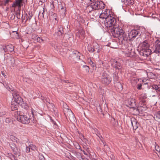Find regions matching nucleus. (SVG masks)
<instances>
[{
	"instance_id": "obj_1",
	"label": "nucleus",
	"mask_w": 160,
	"mask_h": 160,
	"mask_svg": "<svg viewBox=\"0 0 160 160\" xmlns=\"http://www.w3.org/2000/svg\"><path fill=\"white\" fill-rule=\"evenodd\" d=\"M111 32L113 36L115 38L120 37L124 40L126 41L128 39L127 36L122 28L119 27L118 24L110 28Z\"/></svg>"
},
{
	"instance_id": "obj_2",
	"label": "nucleus",
	"mask_w": 160,
	"mask_h": 160,
	"mask_svg": "<svg viewBox=\"0 0 160 160\" xmlns=\"http://www.w3.org/2000/svg\"><path fill=\"white\" fill-rule=\"evenodd\" d=\"M14 115L17 120L22 124H28L32 121V118L22 114L21 112L15 111Z\"/></svg>"
},
{
	"instance_id": "obj_3",
	"label": "nucleus",
	"mask_w": 160,
	"mask_h": 160,
	"mask_svg": "<svg viewBox=\"0 0 160 160\" xmlns=\"http://www.w3.org/2000/svg\"><path fill=\"white\" fill-rule=\"evenodd\" d=\"M112 79L109 74L106 72L102 74L101 79V82L103 84L108 86L111 82Z\"/></svg>"
},
{
	"instance_id": "obj_4",
	"label": "nucleus",
	"mask_w": 160,
	"mask_h": 160,
	"mask_svg": "<svg viewBox=\"0 0 160 160\" xmlns=\"http://www.w3.org/2000/svg\"><path fill=\"white\" fill-rule=\"evenodd\" d=\"M105 24L106 27L110 28L117 24L116 19L111 15L105 19Z\"/></svg>"
},
{
	"instance_id": "obj_5",
	"label": "nucleus",
	"mask_w": 160,
	"mask_h": 160,
	"mask_svg": "<svg viewBox=\"0 0 160 160\" xmlns=\"http://www.w3.org/2000/svg\"><path fill=\"white\" fill-rule=\"evenodd\" d=\"M128 104L130 106V108L133 109L135 111V113L136 114L139 113V111L138 108L136 105V101L135 98H130L127 100Z\"/></svg>"
},
{
	"instance_id": "obj_6",
	"label": "nucleus",
	"mask_w": 160,
	"mask_h": 160,
	"mask_svg": "<svg viewBox=\"0 0 160 160\" xmlns=\"http://www.w3.org/2000/svg\"><path fill=\"white\" fill-rule=\"evenodd\" d=\"M91 6L94 10L102 9L105 6V4L102 2H100L98 0L92 1Z\"/></svg>"
},
{
	"instance_id": "obj_7",
	"label": "nucleus",
	"mask_w": 160,
	"mask_h": 160,
	"mask_svg": "<svg viewBox=\"0 0 160 160\" xmlns=\"http://www.w3.org/2000/svg\"><path fill=\"white\" fill-rule=\"evenodd\" d=\"M141 32L139 29H133L128 33V38L130 41H132L136 37L141 35Z\"/></svg>"
},
{
	"instance_id": "obj_8",
	"label": "nucleus",
	"mask_w": 160,
	"mask_h": 160,
	"mask_svg": "<svg viewBox=\"0 0 160 160\" xmlns=\"http://www.w3.org/2000/svg\"><path fill=\"white\" fill-rule=\"evenodd\" d=\"M64 114L67 120L68 119L71 122L72 121L75 120V116L71 109L68 110L66 112H64Z\"/></svg>"
},
{
	"instance_id": "obj_9",
	"label": "nucleus",
	"mask_w": 160,
	"mask_h": 160,
	"mask_svg": "<svg viewBox=\"0 0 160 160\" xmlns=\"http://www.w3.org/2000/svg\"><path fill=\"white\" fill-rule=\"evenodd\" d=\"M154 52L157 54H160V41L157 40L154 45Z\"/></svg>"
},
{
	"instance_id": "obj_10",
	"label": "nucleus",
	"mask_w": 160,
	"mask_h": 160,
	"mask_svg": "<svg viewBox=\"0 0 160 160\" xmlns=\"http://www.w3.org/2000/svg\"><path fill=\"white\" fill-rule=\"evenodd\" d=\"M151 52L150 49H142L140 52V54L145 59L151 54Z\"/></svg>"
},
{
	"instance_id": "obj_11",
	"label": "nucleus",
	"mask_w": 160,
	"mask_h": 160,
	"mask_svg": "<svg viewBox=\"0 0 160 160\" xmlns=\"http://www.w3.org/2000/svg\"><path fill=\"white\" fill-rule=\"evenodd\" d=\"M23 0H15V1L12 4V7L15 8L18 7V10L20 11L21 6L22 5V4Z\"/></svg>"
},
{
	"instance_id": "obj_12",
	"label": "nucleus",
	"mask_w": 160,
	"mask_h": 160,
	"mask_svg": "<svg viewBox=\"0 0 160 160\" xmlns=\"http://www.w3.org/2000/svg\"><path fill=\"white\" fill-rule=\"evenodd\" d=\"M9 145L14 153L15 155H18L19 156H20V152L16 144L13 142H11Z\"/></svg>"
},
{
	"instance_id": "obj_13",
	"label": "nucleus",
	"mask_w": 160,
	"mask_h": 160,
	"mask_svg": "<svg viewBox=\"0 0 160 160\" xmlns=\"http://www.w3.org/2000/svg\"><path fill=\"white\" fill-rule=\"evenodd\" d=\"M130 120L133 129L136 130L139 126V122L138 120L132 117L131 118Z\"/></svg>"
},
{
	"instance_id": "obj_14",
	"label": "nucleus",
	"mask_w": 160,
	"mask_h": 160,
	"mask_svg": "<svg viewBox=\"0 0 160 160\" xmlns=\"http://www.w3.org/2000/svg\"><path fill=\"white\" fill-rule=\"evenodd\" d=\"M110 12L109 10H106L102 11V12L100 15L99 18L102 19H105L108 18L109 15L111 14H110Z\"/></svg>"
},
{
	"instance_id": "obj_15",
	"label": "nucleus",
	"mask_w": 160,
	"mask_h": 160,
	"mask_svg": "<svg viewBox=\"0 0 160 160\" xmlns=\"http://www.w3.org/2000/svg\"><path fill=\"white\" fill-rule=\"evenodd\" d=\"M149 45L147 40H145L141 43L142 49H149Z\"/></svg>"
},
{
	"instance_id": "obj_16",
	"label": "nucleus",
	"mask_w": 160,
	"mask_h": 160,
	"mask_svg": "<svg viewBox=\"0 0 160 160\" xmlns=\"http://www.w3.org/2000/svg\"><path fill=\"white\" fill-rule=\"evenodd\" d=\"M6 47V52H12L14 50V46L12 45H5Z\"/></svg>"
},
{
	"instance_id": "obj_17",
	"label": "nucleus",
	"mask_w": 160,
	"mask_h": 160,
	"mask_svg": "<svg viewBox=\"0 0 160 160\" xmlns=\"http://www.w3.org/2000/svg\"><path fill=\"white\" fill-rule=\"evenodd\" d=\"M64 33L63 28L62 26H59L58 29V31L57 32L56 34L57 36L60 37Z\"/></svg>"
},
{
	"instance_id": "obj_18",
	"label": "nucleus",
	"mask_w": 160,
	"mask_h": 160,
	"mask_svg": "<svg viewBox=\"0 0 160 160\" xmlns=\"http://www.w3.org/2000/svg\"><path fill=\"white\" fill-rule=\"evenodd\" d=\"M18 104L16 102L13 101L12 102L11 108L12 110L15 111L18 109Z\"/></svg>"
},
{
	"instance_id": "obj_19",
	"label": "nucleus",
	"mask_w": 160,
	"mask_h": 160,
	"mask_svg": "<svg viewBox=\"0 0 160 160\" xmlns=\"http://www.w3.org/2000/svg\"><path fill=\"white\" fill-rule=\"evenodd\" d=\"M14 102H16L18 104H19L20 105H22V104L23 102L22 99L20 96H18V97H16L14 98Z\"/></svg>"
},
{
	"instance_id": "obj_20",
	"label": "nucleus",
	"mask_w": 160,
	"mask_h": 160,
	"mask_svg": "<svg viewBox=\"0 0 160 160\" xmlns=\"http://www.w3.org/2000/svg\"><path fill=\"white\" fill-rule=\"evenodd\" d=\"M81 54L79 52L77 51H74L72 52V55L74 58H75L76 59H79L80 58Z\"/></svg>"
},
{
	"instance_id": "obj_21",
	"label": "nucleus",
	"mask_w": 160,
	"mask_h": 160,
	"mask_svg": "<svg viewBox=\"0 0 160 160\" xmlns=\"http://www.w3.org/2000/svg\"><path fill=\"white\" fill-rule=\"evenodd\" d=\"M5 47V45H0V54L2 55L4 54H5V53L6 52Z\"/></svg>"
},
{
	"instance_id": "obj_22",
	"label": "nucleus",
	"mask_w": 160,
	"mask_h": 160,
	"mask_svg": "<svg viewBox=\"0 0 160 160\" xmlns=\"http://www.w3.org/2000/svg\"><path fill=\"white\" fill-rule=\"evenodd\" d=\"M74 153V155L76 157V158L80 160H81V159L82 158V157H84L80 153L78 152L75 151Z\"/></svg>"
},
{
	"instance_id": "obj_23",
	"label": "nucleus",
	"mask_w": 160,
	"mask_h": 160,
	"mask_svg": "<svg viewBox=\"0 0 160 160\" xmlns=\"http://www.w3.org/2000/svg\"><path fill=\"white\" fill-rule=\"evenodd\" d=\"M125 54V55L127 57H132L133 56V55L132 54H134V52H132L131 50H130V51L127 52H124Z\"/></svg>"
},
{
	"instance_id": "obj_24",
	"label": "nucleus",
	"mask_w": 160,
	"mask_h": 160,
	"mask_svg": "<svg viewBox=\"0 0 160 160\" xmlns=\"http://www.w3.org/2000/svg\"><path fill=\"white\" fill-rule=\"evenodd\" d=\"M85 150L86 151V152L88 153V154H89V157L90 158H92V156L94 157V153H91L90 150V148L89 147H88L87 148H86Z\"/></svg>"
},
{
	"instance_id": "obj_25",
	"label": "nucleus",
	"mask_w": 160,
	"mask_h": 160,
	"mask_svg": "<svg viewBox=\"0 0 160 160\" xmlns=\"http://www.w3.org/2000/svg\"><path fill=\"white\" fill-rule=\"evenodd\" d=\"M134 0H125L124 3L126 5H132L134 3Z\"/></svg>"
},
{
	"instance_id": "obj_26",
	"label": "nucleus",
	"mask_w": 160,
	"mask_h": 160,
	"mask_svg": "<svg viewBox=\"0 0 160 160\" xmlns=\"http://www.w3.org/2000/svg\"><path fill=\"white\" fill-rule=\"evenodd\" d=\"M147 98V94L146 93H142L139 97V99L141 101Z\"/></svg>"
},
{
	"instance_id": "obj_27",
	"label": "nucleus",
	"mask_w": 160,
	"mask_h": 160,
	"mask_svg": "<svg viewBox=\"0 0 160 160\" xmlns=\"http://www.w3.org/2000/svg\"><path fill=\"white\" fill-rule=\"evenodd\" d=\"M115 67L118 69H120L122 68L121 65L120 63L116 61L114 64Z\"/></svg>"
},
{
	"instance_id": "obj_28",
	"label": "nucleus",
	"mask_w": 160,
	"mask_h": 160,
	"mask_svg": "<svg viewBox=\"0 0 160 160\" xmlns=\"http://www.w3.org/2000/svg\"><path fill=\"white\" fill-rule=\"evenodd\" d=\"M152 88L154 89H155L157 92H159L160 93V88L158 86L155 84H154L152 85Z\"/></svg>"
},
{
	"instance_id": "obj_29",
	"label": "nucleus",
	"mask_w": 160,
	"mask_h": 160,
	"mask_svg": "<svg viewBox=\"0 0 160 160\" xmlns=\"http://www.w3.org/2000/svg\"><path fill=\"white\" fill-rule=\"evenodd\" d=\"M154 118L156 120H158L160 119V111L158 112L154 115Z\"/></svg>"
},
{
	"instance_id": "obj_30",
	"label": "nucleus",
	"mask_w": 160,
	"mask_h": 160,
	"mask_svg": "<svg viewBox=\"0 0 160 160\" xmlns=\"http://www.w3.org/2000/svg\"><path fill=\"white\" fill-rule=\"evenodd\" d=\"M94 9L92 8V7L91 6L90 4L88 5L87 6L86 8V10L87 11V12H88L89 13L91 12Z\"/></svg>"
},
{
	"instance_id": "obj_31",
	"label": "nucleus",
	"mask_w": 160,
	"mask_h": 160,
	"mask_svg": "<svg viewBox=\"0 0 160 160\" xmlns=\"http://www.w3.org/2000/svg\"><path fill=\"white\" fill-rule=\"evenodd\" d=\"M70 109H69L68 108V107L67 106V105L66 104H64L63 105V111L64 112V113L68 111V110H70Z\"/></svg>"
},
{
	"instance_id": "obj_32",
	"label": "nucleus",
	"mask_w": 160,
	"mask_h": 160,
	"mask_svg": "<svg viewBox=\"0 0 160 160\" xmlns=\"http://www.w3.org/2000/svg\"><path fill=\"white\" fill-rule=\"evenodd\" d=\"M10 139L13 142H17L18 138L15 136L11 135L10 136Z\"/></svg>"
},
{
	"instance_id": "obj_33",
	"label": "nucleus",
	"mask_w": 160,
	"mask_h": 160,
	"mask_svg": "<svg viewBox=\"0 0 160 160\" xmlns=\"http://www.w3.org/2000/svg\"><path fill=\"white\" fill-rule=\"evenodd\" d=\"M128 44H122V49L123 50H129V48H128Z\"/></svg>"
},
{
	"instance_id": "obj_34",
	"label": "nucleus",
	"mask_w": 160,
	"mask_h": 160,
	"mask_svg": "<svg viewBox=\"0 0 160 160\" xmlns=\"http://www.w3.org/2000/svg\"><path fill=\"white\" fill-rule=\"evenodd\" d=\"M83 67L84 68V70L87 73L89 72V68L88 66L87 65H83Z\"/></svg>"
},
{
	"instance_id": "obj_35",
	"label": "nucleus",
	"mask_w": 160,
	"mask_h": 160,
	"mask_svg": "<svg viewBox=\"0 0 160 160\" xmlns=\"http://www.w3.org/2000/svg\"><path fill=\"white\" fill-rule=\"evenodd\" d=\"M13 98H16V97H18V96H20L18 94V92L14 91L12 93Z\"/></svg>"
},
{
	"instance_id": "obj_36",
	"label": "nucleus",
	"mask_w": 160,
	"mask_h": 160,
	"mask_svg": "<svg viewBox=\"0 0 160 160\" xmlns=\"http://www.w3.org/2000/svg\"><path fill=\"white\" fill-rule=\"evenodd\" d=\"M96 49H97V48H93L91 47H88V51L90 52H93L94 51H96Z\"/></svg>"
},
{
	"instance_id": "obj_37",
	"label": "nucleus",
	"mask_w": 160,
	"mask_h": 160,
	"mask_svg": "<svg viewBox=\"0 0 160 160\" xmlns=\"http://www.w3.org/2000/svg\"><path fill=\"white\" fill-rule=\"evenodd\" d=\"M29 147H30V149L32 151H35L36 150V146L33 144H30L29 145Z\"/></svg>"
},
{
	"instance_id": "obj_38",
	"label": "nucleus",
	"mask_w": 160,
	"mask_h": 160,
	"mask_svg": "<svg viewBox=\"0 0 160 160\" xmlns=\"http://www.w3.org/2000/svg\"><path fill=\"white\" fill-rule=\"evenodd\" d=\"M138 81L139 79L138 78H132L131 80L132 82L135 84Z\"/></svg>"
},
{
	"instance_id": "obj_39",
	"label": "nucleus",
	"mask_w": 160,
	"mask_h": 160,
	"mask_svg": "<svg viewBox=\"0 0 160 160\" xmlns=\"http://www.w3.org/2000/svg\"><path fill=\"white\" fill-rule=\"evenodd\" d=\"M38 36V35L35 34H32V38L34 40H36Z\"/></svg>"
},
{
	"instance_id": "obj_40",
	"label": "nucleus",
	"mask_w": 160,
	"mask_h": 160,
	"mask_svg": "<svg viewBox=\"0 0 160 160\" xmlns=\"http://www.w3.org/2000/svg\"><path fill=\"white\" fill-rule=\"evenodd\" d=\"M22 106V107L25 109H27L28 108V106L25 103H23H23L22 104V105H21Z\"/></svg>"
},
{
	"instance_id": "obj_41",
	"label": "nucleus",
	"mask_w": 160,
	"mask_h": 160,
	"mask_svg": "<svg viewBox=\"0 0 160 160\" xmlns=\"http://www.w3.org/2000/svg\"><path fill=\"white\" fill-rule=\"evenodd\" d=\"M71 80H62V82L63 83H70L71 84H72L71 83Z\"/></svg>"
},
{
	"instance_id": "obj_42",
	"label": "nucleus",
	"mask_w": 160,
	"mask_h": 160,
	"mask_svg": "<svg viewBox=\"0 0 160 160\" xmlns=\"http://www.w3.org/2000/svg\"><path fill=\"white\" fill-rule=\"evenodd\" d=\"M155 149L157 151L160 152V147L158 145H156L155 146Z\"/></svg>"
},
{
	"instance_id": "obj_43",
	"label": "nucleus",
	"mask_w": 160,
	"mask_h": 160,
	"mask_svg": "<svg viewBox=\"0 0 160 160\" xmlns=\"http://www.w3.org/2000/svg\"><path fill=\"white\" fill-rule=\"evenodd\" d=\"M36 40L37 42L40 43L42 42L43 41V40L40 37H39L38 36V37L36 39Z\"/></svg>"
},
{
	"instance_id": "obj_44",
	"label": "nucleus",
	"mask_w": 160,
	"mask_h": 160,
	"mask_svg": "<svg viewBox=\"0 0 160 160\" xmlns=\"http://www.w3.org/2000/svg\"><path fill=\"white\" fill-rule=\"evenodd\" d=\"M68 158L70 160H77V159L76 158H75L72 155H71L69 157H68Z\"/></svg>"
},
{
	"instance_id": "obj_45",
	"label": "nucleus",
	"mask_w": 160,
	"mask_h": 160,
	"mask_svg": "<svg viewBox=\"0 0 160 160\" xmlns=\"http://www.w3.org/2000/svg\"><path fill=\"white\" fill-rule=\"evenodd\" d=\"M39 158L41 160H45V158L42 154H39Z\"/></svg>"
},
{
	"instance_id": "obj_46",
	"label": "nucleus",
	"mask_w": 160,
	"mask_h": 160,
	"mask_svg": "<svg viewBox=\"0 0 160 160\" xmlns=\"http://www.w3.org/2000/svg\"><path fill=\"white\" fill-rule=\"evenodd\" d=\"M30 148L29 146V145L28 146L26 147V152L27 153H28L30 152Z\"/></svg>"
},
{
	"instance_id": "obj_47",
	"label": "nucleus",
	"mask_w": 160,
	"mask_h": 160,
	"mask_svg": "<svg viewBox=\"0 0 160 160\" xmlns=\"http://www.w3.org/2000/svg\"><path fill=\"white\" fill-rule=\"evenodd\" d=\"M12 121V120L10 118H6V119L5 122L7 123H9L10 122H11Z\"/></svg>"
},
{
	"instance_id": "obj_48",
	"label": "nucleus",
	"mask_w": 160,
	"mask_h": 160,
	"mask_svg": "<svg viewBox=\"0 0 160 160\" xmlns=\"http://www.w3.org/2000/svg\"><path fill=\"white\" fill-rule=\"evenodd\" d=\"M142 85L141 83L138 84L137 86V88L139 90H141L142 88Z\"/></svg>"
},
{
	"instance_id": "obj_49",
	"label": "nucleus",
	"mask_w": 160,
	"mask_h": 160,
	"mask_svg": "<svg viewBox=\"0 0 160 160\" xmlns=\"http://www.w3.org/2000/svg\"><path fill=\"white\" fill-rule=\"evenodd\" d=\"M43 12L41 13V15H40L41 12H39V15L40 16H42L43 18H44L43 13L44 12V8H43Z\"/></svg>"
},
{
	"instance_id": "obj_50",
	"label": "nucleus",
	"mask_w": 160,
	"mask_h": 160,
	"mask_svg": "<svg viewBox=\"0 0 160 160\" xmlns=\"http://www.w3.org/2000/svg\"><path fill=\"white\" fill-rule=\"evenodd\" d=\"M10 2H12L11 0H5L4 2V5L6 6Z\"/></svg>"
},
{
	"instance_id": "obj_51",
	"label": "nucleus",
	"mask_w": 160,
	"mask_h": 160,
	"mask_svg": "<svg viewBox=\"0 0 160 160\" xmlns=\"http://www.w3.org/2000/svg\"><path fill=\"white\" fill-rule=\"evenodd\" d=\"M81 150L83 152L84 155L88 156L89 157V154H88V153L86 152V151L85 150H82V149H81Z\"/></svg>"
},
{
	"instance_id": "obj_52",
	"label": "nucleus",
	"mask_w": 160,
	"mask_h": 160,
	"mask_svg": "<svg viewBox=\"0 0 160 160\" xmlns=\"http://www.w3.org/2000/svg\"><path fill=\"white\" fill-rule=\"evenodd\" d=\"M80 32V34H81L82 36H83V37H84V35L85 33L84 31L83 30H82L81 31L80 30L79 31V32Z\"/></svg>"
},
{
	"instance_id": "obj_53",
	"label": "nucleus",
	"mask_w": 160,
	"mask_h": 160,
	"mask_svg": "<svg viewBox=\"0 0 160 160\" xmlns=\"http://www.w3.org/2000/svg\"><path fill=\"white\" fill-rule=\"evenodd\" d=\"M17 17L18 18L20 19L21 17L20 13L19 12H17Z\"/></svg>"
},
{
	"instance_id": "obj_54",
	"label": "nucleus",
	"mask_w": 160,
	"mask_h": 160,
	"mask_svg": "<svg viewBox=\"0 0 160 160\" xmlns=\"http://www.w3.org/2000/svg\"><path fill=\"white\" fill-rule=\"evenodd\" d=\"M98 137L100 138V140L101 141V142H102V144H103L105 142H104V141H103V140L101 139V138H102V136L101 135H100V136H98Z\"/></svg>"
},
{
	"instance_id": "obj_55",
	"label": "nucleus",
	"mask_w": 160,
	"mask_h": 160,
	"mask_svg": "<svg viewBox=\"0 0 160 160\" xmlns=\"http://www.w3.org/2000/svg\"><path fill=\"white\" fill-rule=\"evenodd\" d=\"M76 148L77 149H79L81 148L80 146L78 143H77L76 145Z\"/></svg>"
},
{
	"instance_id": "obj_56",
	"label": "nucleus",
	"mask_w": 160,
	"mask_h": 160,
	"mask_svg": "<svg viewBox=\"0 0 160 160\" xmlns=\"http://www.w3.org/2000/svg\"><path fill=\"white\" fill-rule=\"evenodd\" d=\"M6 114L5 112H0V117H2L5 115Z\"/></svg>"
},
{
	"instance_id": "obj_57",
	"label": "nucleus",
	"mask_w": 160,
	"mask_h": 160,
	"mask_svg": "<svg viewBox=\"0 0 160 160\" xmlns=\"http://www.w3.org/2000/svg\"><path fill=\"white\" fill-rule=\"evenodd\" d=\"M28 158L30 160H31L34 159V157L33 155H30V156H28Z\"/></svg>"
},
{
	"instance_id": "obj_58",
	"label": "nucleus",
	"mask_w": 160,
	"mask_h": 160,
	"mask_svg": "<svg viewBox=\"0 0 160 160\" xmlns=\"http://www.w3.org/2000/svg\"><path fill=\"white\" fill-rule=\"evenodd\" d=\"M94 130L95 132V133L97 135V136H99L98 135V134H99V133H98V130L97 129L95 128V129H94Z\"/></svg>"
},
{
	"instance_id": "obj_59",
	"label": "nucleus",
	"mask_w": 160,
	"mask_h": 160,
	"mask_svg": "<svg viewBox=\"0 0 160 160\" xmlns=\"http://www.w3.org/2000/svg\"><path fill=\"white\" fill-rule=\"evenodd\" d=\"M31 111L32 114V117H33L34 116V112L35 111V110L32 108H31Z\"/></svg>"
},
{
	"instance_id": "obj_60",
	"label": "nucleus",
	"mask_w": 160,
	"mask_h": 160,
	"mask_svg": "<svg viewBox=\"0 0 160 160\" xmlns=\"http://www.w3.org/2000/svg\"><path fill=\"white\" fill-rule=\"evenodd\" d=\"M32 18V16L31 15L30 16H28V17L26 19V21H25V22H26V21L28 20H30Z\"/></svg>"
},
{
	"instance_id": "obj_61",
	"label": "nucleus",
	"mask_w": 160,
	"mask_h": 160,
	"mask_svg": "<svg viewBox=\"0 0 160 160\" xmlns=\"http://www.w3.org/2000/svg\"><path fill=\"white\" fill-rule=\"evenodd\" d=\"M26 16H27V14L26 13V14L25 16L24 17H23V15H22V22H23V20L25 19Z\"/></svg>"
},
{
	"instance_id": "obj_62",
	"label": "nucleus",
	"mask_w": 160,
	"mask_h": 160,
	"mask_svg": "<svg viewBox=\"0 0 160 160\" xmlns=\"http://www.w3.org/2000/svg\"><path fill=\"white\" fill-rule=\"evenodd\" d=\"M51 7H52V8H54V2H52L51 3Z\"/></svg>"
},
{
	"instance_id": "obj_63",
	"label": "nucleus",
	"mask_w": 160,
	"mask_h": 160,
	"mask_svg": "<svg viewBox=\"0 0 160 160\" xmlns=\"http://www.w3.org/2000/svg\"><path fill=\"white\" fill-rule=\"evenodd\" d=\"M88 62L90 64H92L93 63V62L91 59H88Z\"/></svg>"
},
{
	"instance_id": "obj_64",
	"label": "nucleus",
	"mask_w": 160,
	"mask_h": 160,
	"mask_svg": "<svg viewBox=\"0 0 160 160\" xmlns=\"http://www.w3.org/2000/svg\"><path fill=\"white\" fill-rule=\"evenodd\" d=\"M90 65L93 68L95 67L96 66V64L95 63L93 62V63L91 64Z\"/></svg>"
}]
</instances>
